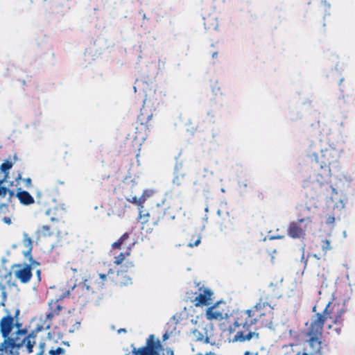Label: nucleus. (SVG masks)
<instances>
[{"label": "nucleus", "mask_w": 355, "mask_h": 355, "mask_svg": "<svg viewBox=\"0 0 355 355\" xmlns=\"http://www.w3.org/2000/svg\"><path fill=\"white\" fill-rule=\"evenodd\" d=\"M274 308L271 305L268 295H261L258 302L250 309L246 310H237L234 312V330L239 329L234 335V342L243 343L250 340L252 338H259V334L252 332L250 328L252 325L259 327H270L274 318Z\"/></svg>", "instance_id": "obj_1"}, {"label": "nucleus", "mask_w": 355, "mask_h": 355, "mask_svg": "<svg viewBox=\"0 0 355 355\" xmlns=\"http://www.w3.org/2000/svg\"><path fill=\"white\" fill-rule=\"evenodd\" d=\"M345 312L344 304L329 302L322 313H317L312 318L310 326L305 332L307 347H304L302 352H306L308 355H322V337L324 322L329 319L332 324H341Z\"/></svg>", "instance_id": "obj_2"}, {"label": "nucleus", "mask_w": 355, "mask_h": 355, "mask_svg": "<svg viewBox=\"0 0 355 355\" xmlns=\"http://www.w3.org/2000/svg\"><path fill=\"white\" fill-rule=\"evenodd\" d=\"M308 156L314 158L319 169L315 172V180L311 184V189L313 190V197H327L330 194L332 199L334 195L338 193L336 189L329 183L331 178L330 166L338 162L339 153L332 147L321 150V155L319 157L315 152H310Z\"/></svg>", "instance_id": "obj_3"}, {"label": "nucleus", "mask_w": 355, "mask_h": 355, "mask_svg": "<svg viewBox=\"0 0 355 355\" xmlns=\"http://www.w3.org/2000/svg\"><path fill=\"white\" fill-rule=\"evenodd\" d=\"M35 337L36 335L33 331L26 335V330H19L15 338H10L8 336L0 344V352L1 354L6 353L12 355L14 349L17 350L25 345L28 353L31 354L35 344Z\"/></svg>", "instance_id": "obj_4"}, {"label": "nucleus", "mask_w": 355, "mask_h": 355, "mask_svg": "<svg viewBox=\"0 0 355 355\" xmlns=\"http://www.w3.org/2000/svg\"><path fill=\"white\" fill-rule=\"evenodd\" d=\"M152 116L153 114L148 112L146 107L143 106L140 114L137 116L135 132L132 135H128L127 140H131L133 143L132 146L137 148V150L140 149V146L148 137L149 128L147 123Z\"/></svg>", "instance_id": "obj_5"}, {"label": "nucleus", "mask_w": 355, "mask_h": 355, "mask_svg": "<svg viewBox=\"0 0 355 355\" xmlns=\"http://www.w3.org/2000/svg\"><path fill=\"white\" fill-rule=\"evenodd\" d=\"M299 210L301 214L299 216H303L297 221L292 222L289 224L287 229V234L292 239H303L306 236V225L311 223V217L309 215H306L305 212L310 213L311 209L306 206L300 205Z\"/></svg>", "instance_id": "obj_6"}, {"label": "nucleus", "mask_w": 355, "mask_h": 355, "mask_svg": "<svg viewBox=\"0 0 355 355\" xmlns=\"http://www.w3.org/2000/svg\"><path fill=\"white\" fill-rule=\"evenodd\" d=\"M165 208L157 204L149 210H146L144 206L139 208V218L143 223H148L152 225H157L162 222L165 216Z\"/></svg>", "instance_id": "obj_7"}, {"label": "nucleus", "mask_w": 355, "mask_h": 355, "mask_svg": "<svg viewBox=\"0 0 355 355\" xmlns=\"http://www.w3.org/2000/svg\"><path fill=\"white\" fill-rule=\"evenodd\" d=\"M132 347V354L133 355H160L159 352L163 350L162 345L159 340H155L154 335L151 334L146 339V345L136 348L134 345Z\"/></svg>", "instance_id": "obj_8"}, {"label": "nucleus", "mask_w": 355, "mask_h": 355, "mask_svg": "<svg viewBox=\"0 0 355 355\" xmlns=\"http://www.w3.org/2000/svg\"><path fill=\"white\" fill-rule=\"evenodd\" d=\"M110 273H113L112 269L110 268L107 273H94L85 279L84 283L87 289H92V292L102 290L107 281V277Z\"/></svg>", "instance_id": "obj_9"}, {"label": "nucleus", "mask_w": 355, "mask_h": 355, "mask_svg": "<svg viewBox=\"0 0 355 355\" xmlns=\"http://www.w3.org/2000/svg\"><path fill=\"white\" fill-rule=\"evenodd\" d=\"M200 293L191 300L196 306H208L211 303L213 292L207 288H200Z\"/></svg>", "instance_id": "obj_10"}, {"label": "nucleus", "mask_w": 355, "mask_h": 355, "mask_svg": "<svg viewBox=\"0 0 355 355\" xmlns=\"http://www.w3.org/2000/svg\"><path fill=\"white\" fill-rule=\"evenodd\" d=\"M34 265L38 266L39 263L33 261L31 265L26 264L23 267L18 265L17 267L19 268L15 271V277L19 279L21 283L28 282L32 277V266Z\"/></svg>", "instance_id": "obj_11"}, {"label": "nucleus", "mask_w": 355, "mask_h": 355, "mask_svg": "<svg viewBox=\"0 0 355 355\" xmlns=\"http://www.w3.org/2000/svg\"><path fill=\"white\" fill-rule=\"evenodd\" d=\"M1 332L3 338H7L10 334L14 326V318L10 314L3 316L1 321Z\"/></svg>", "instance_id": "obj_12"}, {"label": "nucleus", "mask_w": 355, "mask_h": 355, "mask_svg": "<svg viewBox=\"0 0 355 355\" xmlns=\"http://www.w3.org/2000/svg\"><path fill=\"white\" fill-rule=\"evenodd\" d=\"M218 303L216 302L207 309L205 316L208 320L220 321L224 318L223 312L217 309Z\"/></svg>", "instance_id": "obj_13"}, {"label": "nucleus", "mask_w": 355, "mask_h": 355, "mask_svg": "<svg viewBox=\"0 0 355 355\" xmlns=\"http://www.w3.org/2000/svg\"><path fill=\"white\" fill-rule=\"evenodd\" d=\"M54 235V230L48 225H44L35 231L37 241H42Z\"/></svg>", "instance_id": "obj_14"}, {"label": "nucleus", "mask_w": 355, "mask_h": 355, "mask_svg": "<svg viewBox=\"0 0 355 355\" xmlns=\"http://www.w3.org/2000/svg\"><path fill=\"white\" fill-rule=\"evenodd\" d=\"M55 317V316L49 311L43 319L40 318L41 324L36 326L35 331L40 332L44 330H49L52 326V320Z\"/></svg>", "instance_id": "obj_15"}, {"label": "nucleus", "mask_w": 355, "mask_h": 355, "mask_svg": "<svg viewBox=\"0 0 355 355\" xmlns=\"http://www.w3.org/2000/svg\"><path fill=\"white\" fill-rule=\"evenodd\" d=\"M16 197L24 205H30L35 202L34 198L28 191L21 190V188L17 189Z\"/></svg>", "instance_id": "obj_16"}, {"label": "nucleus", "mask_w": 355, "mask_h": 355, "mask_svg": "<svg viewBox=\"0 0 355 355\" xmlns=\"http://www.w3.org/2000/svg\"><path fill=\"white\" fill-rule=\"evenodd\" d=\"M130 255V252H121L118 256L114 257V263L116 266L121 265L124 263L123 266L125 267L122 270L127 272L130 268L134 266L132 261H126V257Z\"/></svg>", "instance_id": "obj_17"}, {"label": "nucleus", "mask_w": 355, "mask_h": 355, "mask_svg": "<svg viewBox=\"0 0 355 355\" xmlns=\"http://www.w3.org/2000/svg\"><path fill=\"white\" fill-rule=\"evenodd\" d=\"M236 218L234 216H230L228 213H227L226 218H223L220 223L221 230L230 229L234 230L236 227Z\"/></svg>", "instance_id": "obj_18"}, {"label": "nucleus", "mask_w": 355, "mask_h": 355, "mask_svg": "<svg viewBox=\"0 0 355 355\" xmlns=\"http://www.w3.org/2000/svg\"><path fill=\"white\" fill-rule=\"evenodd\" d=\"M58 301L59 300H52L49 302V311L55 316L59 315L60 311L63 309V306L59 304Z\"/></svg>", "instance_id": "obj_19"}, {"label": "nucleus", "mask_w": 355, "mask_h": 355, "mask_svg": "<svg viewBox=\"0 0 355 355\" xmlns=\"http://www.w3.org/2000/svg\"><path fill=\"white\" fill-rule=\"evenodd\" d=\"M297 347V344H289L288 345H284V348H286L287 352L285 355H308L306 352H303L302 350H296L295 347Z\"/></svg>", "instance_id": "obj_20"}, {"label": "nucleus", "mask_w": 355, "mask_h": 355, "mask_svg": "<svg viewBox=\"0 0 355 355\" xmlns=\"http://www.w3.org/2000/svg\"><path fill=\"white\" fill-rule=\"evenodd\" d=\"M12 162L8 160H6L0 166V169L3 173H4L5 180L7 179L9 174V170L12 167Z\"/></svg>", "instance_id": "obj_21"}, {"label": "nucleus", "mask_w": 355, "mask_h": 355, "mask_svg": "<svg viewBox=\"0 0 355 355\" xmlns=\"http://www.w3.org/2000/svg\"><path fill=\"white\" fill-rule=\"evenodd\" d=\"M130 234L128 232L124 233L117 241L112 243V247L114 249H121L122 245L129 239Z\"/></svg>", "instance_id": "obj_22"}, {"label": "nucleus", "mask_w": 355, "mask_h": 355, "mask_svg": "<svg viewBox=\"0 0 355 355\" xmlns=\"http://www.w3.org/2000/svg\"><path fill=\"white\" fill-rule=\"evenodd\" d=\"M24 243L25 246L28 248L27 252L25 253L26 257H29L30 261L33 259V257L31 256V251L33 248V244H32V240L29 237H26L24 239Z\"/></svg>", "instance_id": "obj_23"}, {"label": "nucleus", "mask_w": 355, "mask_h": 355, "mask_svg": "<svg viewBox=\"0 0 355 355\" xmlns=\"http://www.w3.org/2000/svg\"><path fill=\"white\" fill-rule=\"evenodd\" d=\"M6 180L5 178L0 180V200L4 198L8 191V188L3 185Z\"/></svg>", "instance_id": "obj_24"}, {"label": "nucleus", "mask_w": 355, "mask_h": 355, "mask_svg": "<svg viewBox=\"0 0 355 355\" xmlns=\"http://www.w3.org/2000/svg\"><path fill=\"white\" fill-rule=\"evenodd\" d=\"M146 198L145 197V193H144L139 198H137L136 196L133 197L131 202L139 205V208H141V206H143L142 204L146 201Z\"/></svg>", "instance_id": "obj_25"}, {"label": "nucleus", "mask_w": 355, "mask_h": 355, "mask_svg": "<svg viewBox=\"0 0 355 355\" xmlns=\"http://www.w3.org/2000/svg\"><path fill=\"white\" fill-rule=\"evenodd\" d=\"M321 248L323 252V254L325 255L328 250H331V244L330 241L327 239L322 240L321 241Z\"/></svg>", "instance_id": "obj_26"}, {"label": "nucleus", "mask_w": 355, "mask_h": 355, "mask_svg": "<svg viewBox=\"0 0 355 355\" xmlns=\"http://www.w3.org/2000/svg\"><path fill=\"white\" fill-rule=\"evenodd\" d=\"M55 209V208H53V209L50 208V209H48L47 210H46V211H45V214L50 217V220L51 222H58L59 221V218L54 216Z\"/></svg>", "instance_id": "obj_27"}, {"label": "nucleus", "mask_w": 355, "mask_h": 355, "mask_svg": "<svg viewBox=\"0 0 355 355\" xmlns=\"http://www.w3.org/2000/svg\"><path fill=\"white\" fill-rule=\"evenodd\" d=\"M7 195L8 196V198H7V200L8 202H12V199L16 196V194L15 193V191L12 189H10L8 188V193Z\"/></svg>", "instance_id": "obj_28"}, {"label": "nucleus", "mask_w": 355, "mask_h": 355, "mask_svg": "<svg viewBox=\"0 0 355 355\" xmlns=\"http://www.w3.org/2000/svg\"><path fill=\"white\" fill-rule=\"evenodd\" d=\"M50 352L55 353V354L60 355L64 353V349L60 347H58L55 349H51Z\"/></svg>", "instance_id": "obj_29"}, {"label": "nucleus", "mask_w": 355, "mask_h": 355, "mask_svg": "<svg viewBox=\"0 0 355 355\" xmlns=\"http://www.w3.org/2000/svg\"><path fill=\"white\" fill-rule=\"evenodd\" d=\"M22 181L25 183V186L27 188H30L32 186V180L30 178H24Z\"/></svg>", "instance_id": "obj_30"}, {"label": "nucleus", "mask_w": 355, "mask_h": 355, "mask_svg": "<svg viewBox=\"0 0 355 355\" xmlns=\"http://www.w3.org/2000/svg\"><path fill=\"white\" fill-rule=\"evenodd\" d=\"M200 237H198L197 239L194 241V243H190L188 244V246L191 247V248H193V246H197L200 244Z\"/></svg>", "instance_id": "obj_31"}, {"label": "nucleus", "mask_w": 355, "mask_h": 355, "mask_svg": "<svg viewBox=\"0 0 355 355\" xmlns=\"http://www.w3.org/2000/svg\"><path fill=\"white\" fill-rule=\"evenodd\" d=\"M40 351L37 354V355H44V344L41 343L40 345Z\"/></svg>", "instance_id": "obj_32"}, {"label": "nucleus", "mask_w": 355, "mask_h": 355, "mask_svg": "<svg viewBox=\"0 0 355 355\" xmlns=\"http://www.w3.org/2000/svg\"><path fill=\"white\" fill-rule=\"evenodd\" d=\"M3 221L5 223L8 224V225H10V224H11V219H10V218H9V217H4V218H3Z\"/></svg>", "instance_id": "obj_33"}, {"label": "nucleus", "mask_w": 355, "mask_h": 355, "mask_svg": "<svg viewBox=\"0 0 355 355\" xmlns=\"http://www.w3.org/2000/svg\"><path fill=\"white\" fill-rule=\"evenodd\" d=\"M3 209H4V210H7L8 209V205L6 204L2 203V204L0 205V211H1Z\"/></svg>", "instance_id": "obj_34"}, {"label": "nucleus", "mask_w": 355, "mask_h": 355, "mask_svg": "<svg viewBox=\"0 0 355 355\" xmlns=\"http://www.w3.org/2000/svg\"><path fill=\"white\" fill-rule=\"evenodd\" d=\"M144 193H145V197L147 198L148 197L150 196L151 192L148 191H145Z\"/></svg>", "instance_id": "obj_35"}, {"label": "nucleus", "mask_w": 355, "mask_h": 355, "mask_svg": "<svg viewBox=\"0 0 355 355\" xmlns=\"http://www.w3.org/2000/svg\"><path fill=\"white\" fill-rule=\"evenodd\" d=\"M23 180V179L21 178V173H19V174H18V175H17V176L16 177V178H15V180H16V181H18V180Z\"/></svg>", "instance_id": "obj_36"}, {"label": "nucleus", "mask_w": 355, "mask_h": 355, "mask_svg": "<svg viewBox=\"0 0 355 355\" xmlns=\"http://www.w3.org/2000/svg\"><path fill=\"white\" fill-rule=\"evenodd\" d=\"M126 331H127L126 329H123V328L119 329L118 330V333H119V334L121 333V332L125 333Z\"/></svg>", "instance_id": "obj_37"}, {"label": "nucleus", "mask_w": 355, "mask_h": 355, "mask_svg": "<svg viewBox=\"0 0 355 355\" xmlns=\"http://www.w3.org/2000/svg\"><path fill=\"white\" fill-rule=\"evenodd\" d=\"M162 338H163V340H165L168 339V335L166 333L163 335Z\"/></svg>", "instance_id": "obj_38"}, {"label": "nucleus", "mask_w": 355, "mask_h": 355, "mask_svg": "<svg viewBox=\"0 0 355 355\" xmlns=\"http://www.w3.org/2000/svg\"><path fill=\"white\" fill-rule=\"evenodd\" d=\"M317 307H318V304H315L313 307V312H316V310H317Z\"/></svg>", "instance_id": "obj_39"}, {"label": "nucleus", "mask_w": 355, "mask_h": 355, "mask_svg": "<svg viewBox=\"0 0 355 355\" xmlns=\"http://www.w3.org/2000/svg\"><path fill=\"white\" fill-rule=\"evenodd\" d=\"M40 273H41L40 270H37V276H38L39 279H40Z\"/></svg>", "instance_id": "obj_40"}, {"label": "nucleus", "mask_w": 355, "mask_h": 355, "mask_svg": "<svg viewBox=\"0 0 355 355\" xmlns=\"http://www.w3.org/2000/svg\"><path fill=\"white\" fill-rule=\"evenodd\" d=\"M244 355H251V353L248 351H246L244 354Z\"/></svg>", "instance_id": "obj_41"}, {"label": "nucleus", "mask_w": 355, "mask_h": 355, "mask_svg": "<svg viewBox=\"0 0 355 355\" xmlns=\"http://www.w3.org/2000/svg\"><path fill=\"white\" fill-rule=\"evenodd\" d=\"M19 313V310L17 309L15 311V316H17Z\"/></svg>", "instance_id": "obj_42"}, {"label": "nucleus", "mask_w": 355, "mask_h": 355, "mask_svg": "<svg viewBox=\"0 0 355 355\" xmlns=\"http://www.w3.org/2000/svg\"><path fill=\"white\" fill-rule=\"evenodd\" d=\"M216 56H217V53L216 52L214 53L213 55H212V57L215 58Z\"/></svg>", "instance_id": "obj_43"}, {"label": "nucleus", "mask_w": 355, "mask_h": 355, "mask_svg": "<svg viewBox=\"0 0 355 355\" xmlns=\"http://www.w3.org/2000/svg\"><path fill=\"white\" fill-rule=\"evenodd\" d=\"M282 236H276V237H275V236H272V237H271V239H279V238H282Z\"/></svg>", "instance_id": "obj_44"}, {"label": "nucleus", "mask_w": 355, "mask_h": 355, "mask_svg": "<svg viewBox=\"0 0 355 355\" xmlns=\"http://www.w3.org/2000/svg\"><path fill=\"white\" fill-rule=\"evenodd\" d=\"M72 270H73V272H77V269H73Z\"/></svg>", "instance_id": "obj_45"}, {"label": "nucleus", "mask_w": 355, "mask_h": 355, "mask_svg": "<svg viewBox=\"0 0 355 355\" xmlns=\"http://www.w3.org/2000/svg\"><path fill=\"white\" fill-rule=\"evenodd\" d=\"M169 354L173 355V352H169Z\"/></svg>", "instance_id": "obj_46"}, {"label": "nucleus", "mask_w": 355, "mask_h": 355, "mask_svg": "<svg viewBox=\"0 0 355 355\" xmlns=\"http://www.w3.org/2000/svg\"><path fill=\"white\" fill-rule=\"evenodd\" d=\"M169 354L173 355V352H169Z\"/></svg>", "instance_id": "obj_47"}, {"label": "nucleus", "mask_w": 355, "mask_h": 355, "mask_svg": "<svg viewBox=\"0 0 355 355\" xmlns=\"http://www.w3.org/2000/svg\"><path fill=\"white\" fill-rule=\"evenodd\" d=\"M0 354L2 355L1 352H0Z\"/></svg>", "instance_id": "obj_48"}]
</instances>
